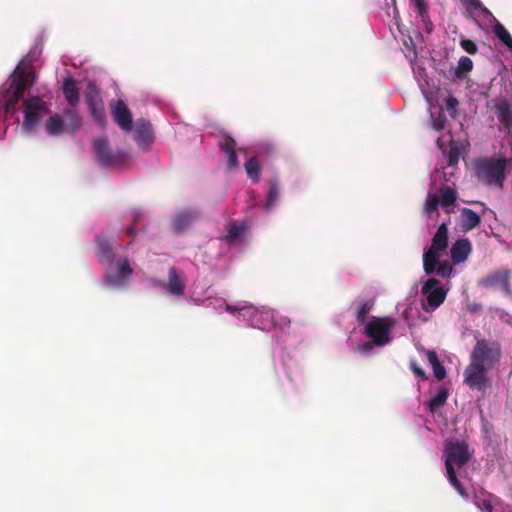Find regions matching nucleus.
Returning a JSON list of instances; mask_svg holds the SVG:
<instances>
[{
    "label": "nucleus",
    "mask_w": 512,
    "mask_h": 512,
    "mask_svg": "<svg viewBox=\"0 0 512 512\" xmlns=\"http://www.w3.org/2000/svg\"><path fill=\"white\" fill-rule=\"evenodd\" d=\"M509 162L510 160L505 157L482 158L475 163L476 176L478 180L487 185L502 188L506 179V168Z\"/></svg>",
    "instance_id": "1"
},
{
    "label": "nucleus",
    "mask_w": 512,
    "mask_h": 512,
    "mask_svg": "<svg viewBox=\"0 0 512 512\" xmlns=\"http://www.w3.org/2000/svg\"><path fill=\"white\" fill-rule=\"evenodd\" d=\"M448 247V225L442 223L432 238L431 246L423 253V269L426 274H432L435 271L440 252Z\"/></svg>",
    "instance_id": "2"
},
{
    "label": "nucleus",
    "mask_w": 512,
    "mask_h": 512,
    "mask_svg": "<svg viewBox=\"0 0 512 512\" xmlns=\"http://www.w3.org/2000/svg\"><path fill=\"white\" fill-rule=\"evenodd\" d=\"M447 476L450 484L456 489V491L461 495L463 498H468V493L466 492L464 486L462 483L458 480L456 471L454 468H450L449 471H447Z\"/></svg>",
    "instance_id": "34"
},
{
    "label": "nucleus",
    "mask_w": 512,
    "mask_h": 512,
    "mask_svg": "<svg viewBox=\"0 0 512 512\" xmlns=\"http://www.w3.org/2000/svg\"><path fill=\"white\" fill-rule=\"evenodd\" d=\"M501 356L502 348L498 341L491 339H478L471 352L470 360L491 369L499 363Z\"/></svg>",
    "instance_id": "3"
},
{
    "label": "nucleus",
    "mask_w": 512,
    "mask_h": 512,
    "mask_svg": "<svg viewBox=\"0 0 512 512\" xmlns=\"http://www.w3.org/2000/svg\"><path fill=\"white\" fill-rule=\"evenodd\" d=\"M412 2L414 4L415 8L417 9L418 14H419L422 22L424 23L425 27L427 28L428 31H431L432 22L430 21L429 16H428V8L425 3V0H412Z\"/></svg>",
    "instance_id": "31"
},
{
    "label": "nucleus",
    "mask_w": 512,
    "mask_h": 512,
    "mask_svg": "<svg viewBox=\"0 0 512 512\" xmlns=\"http://www.w3.org/2000/svg\"><path fill=\"white\" fill-rule=\"evenodd\" d=\"M494 35L509 49L512 51V36L508 30L499 22L493 25Z\"/></svg>",
    "instance_id": "28"
},
{
    "label": "nucleus",
    "mask_w": 512,
    "mask_h": 512,
    "mask_svg": "<svg viewBox=\"0 0 512 512\" xmlns=\"http://www.w3.org/2000/svg\"><path fill=\"white\" fill-rule=\"evenodd\" d=\"M27 80L23 72L17 74L11 81L6 91L5 107L7 111H13L15 105L23 98L27 89Z\"/></svg>",
    "instance_id": "9"
},
{
    "label": "nucleus",
    "mask_w": 512,
    "mask_h": 512,
    "mask_svg": "<svg viewBox=\"0 0 512 512\" xmlns=\"http://www.w3.org/2000/svg\"><path fill=\"white\" fill-rule=\"evenodd\" d=\"M490 368L470 360L464 372V382L471 388L484 391L488 385L487 371Z\"/></svg>",
    "instance_id": "8"
},
{
    "label": "nucleus",
    "mask_w": 512,
    "mask_h": 512,
    "mask_svg": "<svg viewBox=\"0 0 512 512\" xmlns=\"http://www.w3.org/2000/svg\"><path fill=\"white\" fill-rule=\"evenodd\" d=\"M449 163H450V164H453V157H452V155H450Z\"/></svg>",
    "instance_id": "50"
},
{
    "label": "nucleus",
    "mask_w": 512,
    "mask_h": 512,
    "mask_svg": "<svg viewBox=\"0 0 512 512\" xmlns=\"http://www.w3.org/2000/svg\"><path fill=\"white\" fill-rule=\"evenodd\" d=\"M197 214L192 210L182 211L178 213L172 221L173 229L177 233L185 231L196 219Z\"/></svg>",
    "instance_id": "20"
},
{
    "label": "nucleus",
    "mask_w": 512,
    "mask_h": 512,
    "mask_svg": "<svg viewBox=\"0 0 512 512\" xmlns=\"http://www.w3.org/2000/svg\"><path fill=\"white\" fill-rule=\"evenodd\" d=\"M64 114L70 130L72 132L79 130L82 125V118L79 113L75 109H66Z\"/></svg>",
    "instance_id": "29"
},
{
    "label": "nucleus",
    "mask_w": 512,
    "mask_h": 512,
    "mask_svg": "<svg viewBox=\"0 0 512 512\" xmlns=\"http://www.w3.org/2000/svg\"><path fill=\"white\" fill-rule=\"evenodd\" d=\"M421 292L426 295L427 305L432 309L439 307L444 302L447 294L439 280L433 277L424 283Z\"/></svg>",
    "instance_id": "10"
},
{
    "label": "nucleus",
    "mask_w": 512,
    "mask_h": 512,
    "mask_svg": "<svg viewBox=\"0 0 512 512\" xmlns=\"http://www.w3.org/2000/svg\"><path fill=\"white\" fill-rule=\"evenodd\" d=\"M446 119L444 117H438L437 119L433 120V128L437 131L444 129L445 127Z\"/></svg>",
    "instance_id": "46"
},
{
    "label": "nucleus",
    "mask_w": 512,
    "mask_h": 512,
    "mask_svg": "<svg viewBox=\"0 0 512 512\" xmlns=\"http://www.w3.org/2000/svg\"><path fill=\"white\" fill-rule=\"evenodd\" d=\"M458 106V100L453 97V96H450L446 99V108L448 111H455L456 108Z\"/></svg>",
    "instance_id": "45"
},
{
    "label": "nucleus",
    "mask_w": 512,
    "mask_h": 512,
    "mask_svg": "<svg viewBox=\"0 0 512 512\" xmlns=\"http://www.w3.org/2000/svg\"><path fill=\"white\" fill-rule=\"evenodd\" d=\"M111 113L116 124L125 132L132 129V114L123 100H117L111 106Z\"/></svg>",
    "instance_id": "13"
},
{
    "label": "nucleus",
    "mask_w": 512,
    "mask_h": 512,
    "mask_svg": "<svg viewBox=\"0 0 512 512\" xmlns=\"http://www.w3.org/2000/svg\"><path fill=\"white\" fill-rule=\"evenodd\" d=\"M492 110L503 127L512 129V102L505 97H497L492 100Z\"/></svg>",
    "instance_id": "11"
},
{
    "label": "nucleus",
    "mask_w": 512,
    "mask_h": 512,
    "mask_svg": "<svg viewBox=\"0 0 512 512\" xmlns=\"http://www.w3.org/2000/svg\"><path fill=\"white\" fill-rule=\"evenodd\" d=\"M475 505L484 512H494V507L490 499L488 498H476L474 501Z\"/></svg>",
    "instance_id": "40"
},
{
    "label": "nucleus",
    "mask_w": 512,
    "mask_h": 512,
    "mask_svg": "<svg viewBox=\"0 0 512 512\" xmlns=\"http://www.w3.org/2000/svg\"><path fill=\"white\" fill-rule=\"evenodd\" d=\"M244 168L246 170V173L248 177L253 182H258L260 180V174H261V166L256 157L249 158L245 164Z\"/></svg>",
    "instance_id": "26"
},
{
    "label": "nucleus",
    "mask_w": 512,
    "mask_h": 512,
    "mask_svg": "<svg viewBox=\"0 0 512 512\" xmlns=\"http://www.w3.org/2000/svg\"><path fill=\"white\" fill-rule=\"evenodd\" d=\"M439 195H440L439 201L443 207H448V206L453 205L457 199L456 191L452 187L447 186V185L440 187Z\"/></svg>",
    "instance_id": "27"
},
{
    "label": "nucleus",
    "mask_w": 512,
    "mask_h": 512,
    "mask_svg": "<svg viewBox=\"0 0 512 512\" xmlns=\"http://www.w3.org/2000/svg\"><path fill=\"white\" fill-rule=\"evenodd\" d=\"M138 220H139V215H135L134 218H133L131 226L126 229V234L128 236L135 235V233H136L135 225L137 224Z\"/></svg>",
    "instance_id": "47"
},
{
    "label": "nucleus",
    "mask_w": 512,
    "mask_h": 512,
    "mask_svg": "<svg viewBox=\"0 0 512 512\" xmlns=\"http://www.w3.org/2000/svg\"><path fill=\"white\" fill-rule=\"evenodd\" d=\"M395 325L391 317H372L365 326V334L376 346H384L391 341L390 332Z\"/></svg>",
    "instance_id": "5"
},
{
    "label": "nucleus",
    "mask_w": 512,
    "mask_h": 512,
    "mask_svg": "<svg viewBox=\"0 0 512 512\" xmlns=\"http://www.w3.org/2000/svg\"><path fill=\"white\" fill-rule=\"evenodd\" d=\"M443 453L446 471H449L450 468L463 467L472 456L467 442L458 439L445 441Z\"/></svg>",
    "instance_id": "4"
},
{
    "label": "nucleus",
    "mask_w": 512,
    "mask_h": 512,
    "mask_svg": "<svg viewBox=\"0 0 512 512\" xmlns=\"http://www.w3.org/2000/svg\"><path fill=\"white\" fill-rule=\"evenodd\" d=\"M219 147L227 155V162L230 168H236L239 165L236 155V141L229 135H225L223 140L219 142Z\"/></svg>",
    "instance_id": "19"
},
{
    "label": "nucleus",
    "mask_w": 512,
    "mask_h": 512,
    "mask_svg": "<svg viewBox=\"0 0 512 512\" xmlns=\"http://www.w3.org/2000/svg\"><path fill=\"white\" fill-rule=\"evenodd\" d=\"M63 94L68 104L71 107H75L79 102V89L77 88L76 81L73 78L65 79L63 83Z\"/></svg>",
    "instance_id": "22"
},
{
    "label": "nucleus",
    "mask_w": 512,
    "mask_h": 512,
    "mask_svg": "<svg viewBox=\"0 0 512 512\" xmlns=\"http://www.w3.org/2000/svg\"><path fill=\"white\" fill-rule=\"evenodd\" d=\"M473 68V62L472 60L467 56H462L459 61L458 65L455 69V75L458 78L463 77L464 74L470 72Z\"/></svg>",
    "instance_id": "35"
},
{
    "label": "nucleus",
    "mask_w": 512,
    "mask_h": 512,
    "mask_svg": "<svg viewBox=\"0 0 512 512\" xmlns=\"http://www.w3.org/2000/svg\"><path fill=\"white\" fill-rule=\"evenodd\" d=\"M426 356L433 368V373L436 379L442 380L446 377V370L444 366L441 364L437 353L434 350H427Z\"/></svg>",
    "instance_id": "25"
},
{
    "label": "nucleus",
    "mask_w": 512,
    "mask_h": 512,
    "mask_svg": "<svg viewBox=\"0 0 512 512\" xmlns=\"http://www.w3.org/2000/svg\"><path fill=\"white\" fill-rule=\"evenodd\" d=\"M166 291L174 296H182L185 291V283L175 267H170L168 282L164 285Z\"/></svg>",
    "instance_id": "17"
},
{
    "label": "nucleus",
    "mask_w": 512,
    "mask_h": 512,
    "mask_svg": "<svg viewBox=\"0 0 512 512\" xmlns=\"http://www.w3.org/2000/svg\"><path fill=\"white\" fill-rule=\"evenodd\" d=\"M460 218L461 228L466 232L476 228L481 223L479 214L470 208H463L461 210Z\"/></svg>",
    "instance_id": "21"
},
{
    "label": "nucleus",
    "mask_w": 512,
    "mask_h": 512,
    "mask_svg": "<svg viewBox=\"0 0 512 512\" xmlns=\"http://www.w3.org/2000/svg\"><path fill=\"white\" fill-rule=\"evenodd\" d=\"M47 110V104L38 96L29 97L24 102V120L22 130L30 132L40 123V113Z\"/></svg>",
    "instance_id": "6"
},
{
    "label": "nucleus",
    "mask_w": 512,
    "mask_h": 512,
    "mask_svg": "<svg viewBox=\"0 0 512 512\" xmlns=\"http://www.w3.org/2000/svg\"><path fill=\"white\" fill-rule=\"evenodd\" d=\"M460 45L469 54H475L478 50L477 45L470 39H462Z\"/></svg>",
    "instance_id": "43"
},
{
    "label": "nucleus",
    "mask_w": 512,
    "mask_h": 512,
    "mask_svg": "<svg viewBox=\"0 0 512 512\" xmlns=\"http://www.w3.org/2000/svg\"><path fill=\"white\" fill-rule=\"evenodd\" d=\"M375 345V343H373V340L372 341H368V342H365L363 343L361 346H360V351L361 352H367V351H370L373 346Z\"/></svg>",
    "instance_id": "48"
},
{
    "label": "nucleus",
    "mask_w": 512,
    "mask_h": 512,
    "mask_svg": "<svg viewBox=\"0 0 512 512\" xmlns=\"http://www.w3.org/2000/svg\"><path fill=\"white\" fill-rule=\"evenodd\" d=\"M134 139L139 146H146L152 143L154 134L151 123L144 119L138 120L136 122Z\"/></svg>",
    "instance_id": "16"
},
{
    "label": "nucleus",
    "mask_w": 512,
    "mask_h": 512,
    "mask_svg": "<svg viewBox=\"0 0 512 512\" xmlns=\"http://www.w3.org/2000/svg\"><path fill=\"white\" fill-rule=\"evenodd\" d=\"M132 273L133 270L130 267L129 260L121 258L117 261V271L115 273H107L106 281L110 286L120 287L126 284Z\"/></svg>",
    "instance_id": "12"
},
{
    "label": "nucleus",
    "mask_w": 512,
    "mask_h": 512,
    "mask_svg": "<svg viewBox=\"0 0 512 512\" xmlns=\"http://www.w3.org/2000/svg\"><path fill=\"white\" fill-rule=\"evenodd\" d=\"M93 148L99 161L104 166H119L127 160L125 152L120 150L111 151L108 140L105 137L95 139L93 141Z\"/></svg>",
    "instance_id": "7"
},
{
    "label": "nucleus",
    "mask_w": 512,
    "mask_h": 512,
    "mask_svg": "<svg viewBox=\"0 0 512 512\" xmlns=\"http://www.w3.org/2000/svg\"><path fill=\"white\" fill-rule=\"evenodd\" d=\"M439 204V197L436 194H428L425 201V212L428 214L437 212Z\"/></svg>",
    "instance_id": "39"
},
{
    "label": "nucleus",
    "mask_w": 512,
    "mask_h": 512,
    "mask_svg": "<svg viewBox=\"0 0 512 512\" xmlns=\"http://www.w3.org/2000/svg\"><path fill=\"white\" fill-rule=\"evenodd\" d=\"M479 284L485 288L501 287L508 292L510 290V272L508 270L495 271L483 277Z\"/></svg>",
    "instance_id": "14"
},
{
    "label": "nucleus",
    "mask_w": 512,
    "mask_h": 512,
    "mask_svg": "<svg viewBox=\"0 0 512 512\" xmlns=\"http://www.w3.org/2000/svg\"><path fill=\"white\" fill-rule=\"evenodd\" d=\"M280 195V184L277 178H271L269 180V189L266 196L265 209L271 210L279 199Z\"/></svg>",
    "instance_id": "23"
},
{
    "label": "nucleus",
    "mask_w": 512,
    "mask_h": 512,
    "mask_svg": "<svg viewBox=\"0 0 512 512\" xmlns=\"http://www.w3.org/2000/svg\"><path fill=\"white\" fill-rule=\"evenodd\" d=\"M243 231H244V226H242L236 222L229 223V225L227 226L226 238L229 241H234L241 236Z\"/></svg>",
    "instance_id": "37"
},
{
    "label": "nucleus",
    "mask_w": 512,
    "mask_h": 512,
    "mask_svg": "<svg viewBox=\"0 0 512 512\" xmlns=\"http://www.w3.org/2000/svg\"><path fill=\"white\" fill-rule=\"evenodd\" d=\"M372 308V304L369 302H364L360 305L357 311V320L359 323H363L366 320L368 313Z\"/></svg>",
    "instance_id": "41"
},
{
    "label": "nucleus",
    "mask_w": 512,
    "mask_h": 512,
    "mask_svg": "<svg viewBox=\"0 0 512 512\" xmlns=\"http://www.w3.org/2000/svg\"><path fill=\"white\" fill-rule=\"evenodd\" d=\"M464 4L466 5H469V6H473V0H461Z\"/></svg>",
    "instance_id": "49"
},
{
    "label": "nucleus",
    "mask_w": 512,
    "mask_h": 512,
    "mask_svg": "<svg viewBox=\"0 0 512 512\" xmlns=\"http://www.w3.org/2000/svg\"><path fill=\"white\" fill-rule=\"evenodd\" d=\"M226 311H228L229 313H232V314H235V312H238L239 314L243 313V315H252L255 312V309L252 306L237 308L235 306L227 304Z\"/></svg>",
    "instance_id": "42"
},
{
    "label": "nucleus",
    "mask_w": 512,
    "mask_h": 512,
    "mask_svg": "<svg viewBox=\"0 0 512 512\" xmlns=\"http://www.w3.org/2000/svg\"><path fill=\"white\" fill-rule=\"evenodd\" d=\"M96 245V254L100 262L103 264H110L114 260L110 241L104 235L99 234L96 237Z\"/></svg>",
    "instance_id": "18"
},
{
    "label": "nucleus",
    "mask_w": 512,
    "mask_h": 512,
    "mask_svg": "<svg viewBox=\"0 0 512 512\" xmlns=\"http://www.w3.org/2000/svg\"><path fill=\"white\" fill-rule=\"evenodd\" d=\"M434 272H436L437 275L442 278H449L453 272L452 264L448 261H440L438 259V263Z\"/></svg>",
    "instance_id": "36"
},
{
    "label": "nucleus",
    "mask_w": 512,
    "mask_h": 512,
    "mask_svg": "<svg viewBox=\"0 0 512 512\" xmlns=\"http://www.w3.org/2000/svg\"><path fill=\"white\" fill-rule=\"evenodd\" d=\"M63 126L64 122L58 114H55L52 117H50L46 123V129L50 135L60 134L63 129Z\"/></svg>",
    "instance_id": "32"
},
{
    "label": "nucleus",
    "mask_w": 512,
    "mask_h": 512,
    "mask_svg": "<svg viewBox=\"0 0 512 512\" xmlns=\"http://www.w3.org/2000/svg\"><path fill=\"white\" fill-rule=\"evenodd\" d=\"M449 390L442 386L438 390L435 396H433L428 402V408L431 413L436 412L438 409L443 407L448 399Z\"/></svg>",
    "instance_id": "24"
},
{
    "label": "nucleus",
    "mask_w": 512,
    "mask_h": 512,
    "mask_svg": "<svg viewBox=\"0 0 512 512\" xmlns=\"http://www.w3.org/2000/svg\"><path fill=\"white\" fill-rule=\"evenodd\" d=\"M471 242L467 238L457 240L451 247L452 263L457 265L464 262L471 253Z\"/></svg>",
    "instance_id": "15"
},
{
    "label": "nucleus",
    "mask_w": 512,
    "mask_h": 512,
    "mask_svg": "<svg viewBox=\"0 0 512 512\" xmlns=\"http://www.w3.org/2000/svg\"><path fill=\"white\" fill-rule=\"evenodd\" d=\"M89 110L91 112V115H92L94 121L98 125H100L102 127L106 125L107 117H106V112H105L102 101L97 104H93V105L89 106Z\"/></svg>",
    "instance_id": "30"
},
{
    "label": "nucleus",
    "mask_w": 512,
    "mask_h": 512,
    "mask_svg": "<svg viewBox=\"0 0 512 512\" xmlns=\"http://www.w3.org/2000/svg\"><path fill=\"white\" fill-rule=\"evenodd\" d=\"M472 8L479 10L483 18L487 19L489 22L496 24V21H498L491 13V11L485 7L480 0H473Z\"/></svg>",
    "instance_id": "38"
},
{
    "label": "nucleus",
    "mask_w": 512,
    "mask_h": 512,
    "mask_svg": "<svg viewBox=\"0 0 512 512\" xmlns=\"http://www.w3.org/2000/svg\"><path fill=\"white\" fill-rule=\"evenodd\" d=\"M411 369H412L413 373L415 374V376L421 378L422 380L427 379V375H426L425 371L420 366H418L415 362L411 363Z\"/></svg>",
    "instance_id": "44"
},
{
    "label": "nucleus",
    "mask_w": 512,
    "mask_h": 512,
    "mask_svg": "<svg viewBox=\"0 0 512 512\" xmlns=\"http://www.w3.org/2000/svg\"><path fill=\"white\" fill-rule=\"evenodd\" d=\"M85 99L88 104V107L102 101L99 96V90L93 82H89L87 85V90L85 92Z\"/></svg>",
    "instance_id": "33"
}]
</instances>
